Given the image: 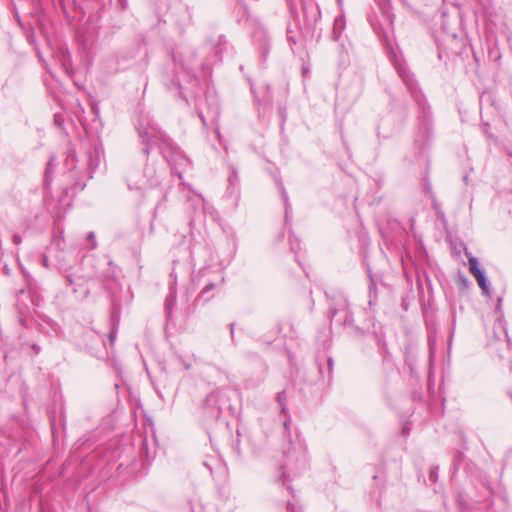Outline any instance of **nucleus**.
Returning a JSON list of instances; mask_svg holds the SVG:
<instances>
[{
    "instance_id": "1",
    "label": "nucleus",
    "mask_w": 512,
    "mask_h": 512,
    "mask_svg": "<svg viewBox=\"0 0 512 512\" xmlns=\"http://www.w3.org/2000/svg\"><path fill=\"white\" fill-rule=\"evenodd\" d=\"M136 130L141 144L144 146V155L147 157L152 147L158 148L172 171L181 178L182 170L191 164L190 159L159 128L154 119L149 114H140Z\"/></svg>"
},
{
    "instance_id": "2",
    "label": "nucleus",
    "mask_w": 512,
    "mask_h": 512,
    "mask_svg": "<svg viewBox=\"0 0 512 512\" xmlns=\"http://www.w3.org/2000/svg\"><path fill=\"white\" fill-rule=\"evenodd\" d=\"M290 422V418L285 419L283 422L285 433H288L289 436V447L284 451L285 462L279 478L283 484L289 480L290 475L297 476L308 466L306 444L300 439L299 435H296L294 440L291 439Z\"/></svg>"
},
{
    "instance_id": "3",
    "label": "nucleus",
    "mask_w": 512,
    "mask_h": 512,
    "mask_svg": "<svg viewBox=\"0 0 512 512\" xmlns=\"http://www.w3.org/2000/svg\"><path fill=\"white\" fill-rule=\"evenodd\" d=\"M162 172L158 171L154 165L147 164L143 173L136 169H130L126 175V181L129 189L142 190L146 187H154L160 183Z\"/></svg>"
},
{
    "instance_id": "4",
    "label": "nucleus",
    "mask_w": 512,
    "mask_h": 512,
    "mask_svg": "<svg viewBox=\"0 0 512 512\" xmlns=\"http://www.w3.org/2000/svg\"><path fill=\"white\" fill-rule=\"evenodd\" d=\"M395 68L397 72L404 82L405 86L409 90L412 98L417 103L418 107L422 110L423 115H426V110L428 109L426 100L418 87V83L414 78V75L402 64L395 63Z\"/></svg>"
},
{
    "instance_id": "5",
    "label": "nucleus",
    "mask_w": 512,
    "mask_h": 512,
    "mask_svg": "<svg viewBox=\"0 0 512 512\" xmlns=\"http://www.w3.org/2000/svg\"><path fill=\"white\" fill-rule=\"evenodd\" d=\"M331 320L337 325H344L350 328L358 330V327L354 324L352 312L349 308V304L346 298L339 297L334 306L330 307Z\"/></svg>"
},
{
    "instance_id": "6",
    "label": "nucleus",
    "mask_w": 512,
    "mask_h": 512,
    "mask_svg": "<svg viewBox=\"0 0 512 512\" xmlns=\"http://www.w3.org/2000/svg\"><path fill=\"white\" fill-rule=\"evenodd\" d=\"M252 38L263 60H266L270 50V37L263 24L258 20L252 21Z\"/></svg>"
},
{
    "instance_id": "7",
    "label": "nucleus",
    "mask_w": 512,
    "mask_h": 512,
    "mask_svg": "<svg viewBox=\"0 0 512 512\" xmlns=\"http://www.w3.org/2000/svg\"><path fill=\"white\" fill-rule=\"evenodd\" d=\"M65 282L67 286L72 288L74 294H80L82 298H86L89 295V289L87 283L89 278L79 271H73L67 273L65 276Z\"/></svg>"
},
{
    "instance_id": "8",
    "label": "nucleus",
    "mask_w": 512,
    "mask_h": 512,
    "mask_svg": "<svg viewBox=\"0 0 512 512\" xmlns=\"http://www.w3.org/2000/svg\"><path fill=\"white\" fill-rule=\"evenodd\" d=\"M468 262H469V270L473 274V276L476 278L483 294L489 295L490 294L489 283L485 277L484 271L479 267V262H478L477 258L470 257Z\"/></svg>"
},
{
    "instance_id": "9",
    "label": "nucleus",
    "mask_w": 512,
    "mask_h": 512,
    "mask_svg": "<svg viewBox=\"0 0 512 512\" xmlns=\"http://www.w3.org/2000/svg\"><path fill=\"white\" fill-rule=\"evenodd\" d=\"M223 391L221 389H215L210 392L203 401L204 408L208 410V412L217 417L220 414V400L222 397Z\"/></svg>"
},
{
    "instance_id": "10",
    "label": "nucleus",
    "mask_w": 512,
    "mask_h": 512,
    "mask_svg": "<svg viewBox=\"0 0 512 512\" xmlns=\"http://www.w3.org/2000/svg\"><path fill=\"white\" fill-rule=\"evenodd\" d=\"M100 160V150L97 147H94L93 150L86 152L83 159V166L79 167V169H86L88 171L89 177H92L93 172L100 164Z\"/></svg>"
},
{
    "instance_id": "11",
    "label": "nucleus",
    "mask_w": 512,
    "mask_h": 512,
    "mask_svg": "<svg viewBox=\"0 0 512 512\" xmlns=\"http://www.w3.org/2000/svg\"><path fill=\"white\" fill-rule=\"evenodd\" d=\"M224 282V276L223 274L220 272L216 279H214L213 281H209L208 283L205 284L204 288L202 289V291L200 292L199 296H198V300H201V299H204V301H208L210 299V296H206L213 288H215L217 285H221L223 284Z\"/></svg>"
},
{
    "instance_id": "12",
    "label": "nucleus",
    "mask_w": 512,
    "mask_h": 512,
    "mask_svg": "<svg viewBox=\"0 0 512 512\" xmlns=\"http://www.w3.org/2000/svg\"><path fill=\"white\" fill-rule=\"evenodd\" d=\"M170 276H171V278H174V281L171 285L170 292L167 295L166 300H165V310H166L168 317H170L172 309L176 304V290H175L176 277L174 276L173 272L171 273Z\"/></svg>"
},
{
    "instance_id": "13",
    "label": "nucleus",
    "mask_w": 512,
    "mask_h": 512,
    "mask_svg": "<svg viewBox=\"0 0 512 512\" xmlns=\"http://www.w3.org/2000/svg\"><path fill=\"white\" fill-rule=\"evenodd\" d=\"M238 182H239V178H238V174H237V171L235 168H231V171H230V174L228 176V192L230 193V195H234V194H237L238 192Z\"/></svg>"
},
{
    "instance_id": "14",
    "label": "nucleus",
    "mask_w": 512,
    "mask_h": 512,
    "mask_svg": "<svg viewBox=\"0 0 512 512\" xmlns=\"http://www.w3.org/2000/svg\"><path fill=\"white\" fill-rule=\"evenodd\" d=\"M277 186L281 195V198L283 200L284 208H285V219L286 222L288 221L289 213L291 210V205L289 202L288 194L283 186V183L281 181L277 182Z\"/></svg>"
},
{
    "instance_id": "15",
    "label": "nucleus",
    "mask_w": 512,
    "mask_h": 512,
    "mask_svg": "<svg viewBox=\"0 0 512 512\" xmlns=\"http://www.w3.org/2000/svg\"><path fill=\"white\" fill-rule=\"evenodd\" d=\"M79 161L77 160L76 158V153H75V150L72 149V148H69L67 150V156H66V160H65V164H66V167L69 169V170H75L77 169V163Z\"/></svg>"
},
{
    "instance_id": "16",
    "label": "nucleus",
    "mask_w": 512,
    "mask_h": 512,
    "mask_svg": "<svg viewBox=\"0 0 512 512\" xmlns=\"http://www.w3.org/2000/svg\"><path fill=\"white\" fill-rule=\"evenodd\" d=\"M53 161H54V157H51L48 164H47V167H46V171H45V177H44V184L46 187H48L51 183V173H52V170H53Z\"/></svg>"
},
{
    "instance_id": "17",
    "label": "nucleus",
    "mask_w": 512,
    "mask_h": 512,
    "mask_svg": "<svg viewBox=\"0 0 512 512\" xmlns=\"http://www.w3.org/2000/svg\"><path fill=\"white\" fill-rule=\"evenodd\" d=\"M286 399H287V396H286V392L284 390L277 394V402H278L279 406L281 407V412L283 414H286V412H287Z\"/></svg>"
},
{
    "instance_id": "18",
    "label": "nucleus",
    "mask_w": 512,
    "mask_h": 512,
    "mask_svg": "<svg viewBox=\"0 0 512 512\" xmlns=\"http://www.w3.org/2000/svg\"><path fill=\"white\" fill-rule=\"evenodd\" d=\"M341 29H342V22L340 20L336 19L334 22V29H333V33H332V39L334 41L338 40L339 35L341 33Z\"/></svg>"
},
{
    "instance_id": "19",
    "label": "nucleus",
    "mask_w": 512,
    "mask_h": 512,
    "mask_svg": "<svg viewBox=\"0 0 512 512\" xmlns=\"http://www.w3.org/2000/svg\"><path fill=\"white\" fill-rule=\"evenodd\" d=\"M62 65H63V68L65 69V72L69 73V69H70V54H69V52L63 53Z\"/></svg>"
},
{
    "instance_id": "20",
    "label": "nucleus",
    "mask_w": 512,
    "mask_h": 512,
    "mask_svg": "<svg viewBox=\"0 0 512 512\" xmlns=\"http://www.w3.org/2000/svg\"><path fill=\"white\" fill-rule=\"evenodd\" d=\"M87 240L90 242V247L89 248L91 250H94L97 247L95 233L94 232H89L88 235H87Z\"/></svg>"
},
{
    "instance_id": "21",
    "label": "nucleus",
    "mask_w": 512,
    "mask_h": 512,
    "mask_svg": "<svg viewBox=\"0 0 512 512\" xmlns=\"http://www.w3.org/2000/svg\"><path fill=\"white\" fill-rule=\"evenodd\" d=\"M457 503H458V508L462 512H466L467 511V507H466V503H465L464 497L461 494H459L458 497H457Z\"/></svg>"
},
{
    "instance_id": "22",
    "label": "nucleus",
    "mask_w": 512,
    "mask_h": 512,
    "mask_svg": "<svg viewBox=\"0 0 512 512\" xmlns=\"http://www.w3.org/2000/svg\"><path fill=\"white\" fill-rule=\"evenodd\" d=\"M174 60H175L176 62H179L180 66H181L183 69H185V70H187V71H189V70H190V66H189V64H188V63H186L185 61H183V60L179 59V58H178V56L174 55Z\"/></svg>"
},
{
    "instance_id": "23",
    "label": "nucleus",
    "mask_w": 512,
    "mask_h": 512,
    "mask_svg": "<svg viewBox=\"0 0 512 512\" xmlns=\"http://www.w3.org/2000/svg\"><path fill=\"white\" fill-rule=\"evenodd\" d=\"M12 241L15 245H20L22 243V236L20 234H13Z\"/></svg>"
},
{
    "instance_id": "24",
    "label": "nucleus",
    "mask_w": 512,
    "mask_h": 512,
    "mask_svg": "<svg viewBox=\"0 0 512 512\" xmlns=\"http://www.w3.org/2000/svg\"><path fill=\"white\" fill-rule=\"evenodd\" d=\"M437 477H438L437 468H432L429 473L430 480L435 481L437 479Z\"/></svg>"
},
{
    "instance_id": "25",
    "label": "nucleus",
    "mask_w": 512,
    "mask_h": 512,
    "mask_svg": "<svg viewBox=\"0 0 512 512\" xmlns=\"http://www.w3.org/2000/svg\"><path fill=\"white\" fill-rule=\"evenodd\" d=\"M287 510L289 512H301L300 508L296 507L294 504H292L290 502L287 504Z\"/></svg>"
},
{
    "instance_id": "26",
    "label": "nucleus",
    "mask_w": 512,
    "mask_h": 512,
    "mask_svg": "<svg viewBox=\"0 0 512 512\" xmlns=\"http://www.w3.org/2000/svg\"><path fill=\"white\" fill-rule=\"evenodd\" d=\"M180 363L183 365L185 370H189L192 366V364L186 360H184L182 357H179Z\"/></svg>"
},
{
    "instance_id": "27",
    "label": "nucleus",
    "mask_w": 512,
    "mask_h": 512,
    "mask_svg": "<svg viewBox=\"0 0 512 512\" xmlns=\"http://www.w3.org/2000/svg\"><path fill=\"white\" fill-rule=\"evenodd\" d=\"M459 282L464 286V287H467L468 284H469V281L467 280V278L463 275H460L459 276Z\"/></svg>"
},
{
    "instance_id": "28",
    "label": "nucleus",
    "mask_w": 512,
    "mask_h": 512,
    "mask_svg": "<svg viewBox=\"0 0 512 512\" xmlns=\"http://www.w3.org/2000/svg\"><path fill=\"white\" fill-rule=\"evenodd\" d=\"M115 338H116V331L115 330H112L109 334V339H110V342L113 343L115 341Z\"/></svg>"
},
{
    "instance_id": "29",
    "label": "nucleus",
    "mask_w": 512,
    "mask_h": 512,
    "mask_svg": "<svg viewBox=\"0 0 512 512\" xmlns=\"http://www.w3.org/2000/svg\"><path fill=\"white\" fill-rule=\"evenodd\" d=\"M434 208H435L436 213H437L438 216H441V217L444 216V213L442 211H440V209H438V206H437L436 202H434Z\"/></svg>"
},
{
    "instance_id": "30",
    "label": "nucleus",
    "mask_w": 512,
    "mask_h": 512,
    "mask_svg": "<svg viewBox=\"0 0 512 512\" xmlns=\"http://www.w3.org/2000/svg\"><path fill=\"white\" fill-rule=\"evenodd\" d=\"M209 271H210V268H208V267L207 268H203L202 270H200V274L202 276H205V275H207L209 273Z\"/></svg>"
},
{
    "instance_id": "31",
    "label": "nucleus",
    "mask_w": 512,
    "mask_h": 512,
    "mask_svg": "<svg viewBox=\"0 0 512 512\" xmlns=\"http://www.w3.org/2000/svg\"><path fill=\"white\" fill-rule=\"evenodd\" d=\"M230 332H231V338H234V323L230 324Z\"/></svg>"
},
{
    "instance_id": "32",
    "label": "nucleus",
    "mask_w": 512,
    "mask_h": 512,
    "mask_svg": "<svg viewBox=\"0 0 512 512\" xmlns=\"http://www.w3.org/2000/svg\"><path fill=\"white\" fill-rule=\"evenodd\" d=\"M251 91H252V93L254 94L255 100L259 102L260 100L258 99V96L256 95V92H255V90H254L253 85H251Z\"/></svg>"
},
{
    "instance_id": "33",
    "label": "nucleus",
    "mask_w": 512,
    "mask_h": 512,
    "mask_svg": "<svg viewBox=\"0 0 512 512\" xmlns=\"http://www.w3.org/2000/svg\"><path fill=\"white\" fill-rule=\"evenodd\" d=\"M263 101L264 102H270L271 101V98L269 96H263Z\"/></svg>"
},
{
    "instance_id": "34",
    "label": "nucleus",
    "mask_w": 512,
    "mask_h": 512,
    "mask_svg": "<svg viewBox=\"0 0 512 512\" xmlns=\"http://www.w3.org/2000/svg\"><path fill=\"white\" fill-rule=\"evenodd\" d=\"M200 119H201L203 125L206 126V120L203 115H200Z\"/></svg>"
},
{
    "instance_id": "35",
    "label": "nucleus",
    "mask_w": 512,
    "mask_h": 512,
    "mask_svg": "<svg viewBox=\"0 0 512 512\" xmlns=\"http://www.w3.org/2000/svg\"><path fill=\"white\" fill-rule=\"evenodd\" d=\"M461 457H462V454H461V453H459V454L457 455V458H456L455 462H458V461L460 460V458H461Z\"/></svg>"
},
{
    "instance_id": "36",
    "label": "nucleus",
    "mask_w": 512,
    "mask_h": 512,
    "mask_svg": "<svg viewBox=\"0 0 512 512\" xmlns=\"http://www.w3.org/2000/svg\"><path fill=\"white\" fill-rule=\"evenodd\" d=\"M33 348H34V350H35V352H36V353H38V352H39V350H40V349H39V347H38V346H36V345H34V346H33Z\"/></svg>"
},
{
    "instance_id": "37",
    "label": "nucleus",
    "mask_w": 512,
    "mask_h": 512,
    "mask_svg": "<svg viewBox=\"0 0 512 512\" xmlns=\"http://www.w3.org/2000/svg\"><path fill=\"white\" fill-rule=\"evenodd\" d=\"M199 202H203V198L201 195H197Z\"/></svg>"
},
{
    "instance_id": "38",
    "label": "nucleus",
    "mask_w": 512,
    "mask_h": 512,
    "mask_svg": "<svg viewBox=\"0 0 512 512\" xmlns=\"http://www.w3.org/2000/svg\"><path fill=\"white\" fill-rule=\"evenodd\" d=\"M236 453L240 456V450L238 447L235 448Z\"/></svg>"
},
{
    "instance_id": "39",
    "label": "nucleus",
    "mask_w": 512,
    "mask_h": 512,
    "mask_svg": "<svg viewBox=\"0 0 512 512\" xmlns=\"http://www.w3.org/2000/svg\"><path fill=\"white\" fill-rule=\"evenodd\" d=\"M222 41H225V40H224V37H223V36H220V38H219V42L221 43Z\"/></svg>"
},
{
    "instance_id": "40",
    "label": "nucleus",
    "mask_w": 512,
    "mask_h": 512,
    "mask_svg": "<svg viewBox=\"0 0 512 512\" xmlns=\"http://www.w3.org/2000/svg\"><path fill=\"white\" fill-rule=\"evenodd\" d=\"M216 133H217V136L219 137L220 136V131L218 128H216Z\"/></svg>"
},
{
    "instance_id": "41",
    "label": "nucleus",
    "mask_w": 512,
    "mask_h": 512,
    "mask_svg": "<svg viewBox=\"0 0 512 512\" xmlns=\"http://www.w3.org/2000/svg\"><path fill=\"white\" fill-rule=\"evenodd\" d=\"M291 250L295 251V246L291 244Z\"/></svg>"
},
{
    "instance_id": "42",
    "label": "nucleus",
    "mask_w": 512,
    "mask_h": 512,
    "mask_svg": "<svg viewBox=\"0 0 512 512\" xmlns=\"http://www.w3.org/2000/svg\"><path fill=\"white\" fill-rule=\"evenodd\" d=\"M44 265L47 266V259H44Z\"/></svg>"
},
{
    "instance_id": "43",
    "label": "nucleus",
    "mask_w": 512,
    "mask_h": 512,
    "mask_svg": "<svg viewBox=\"0 0 512 512\" xmlns=\"http://www.w3.org/2000/svg\"><path fill=\"white\" fill-rule=\"evenodd\" d=\"M511 370H512V363H511Z\"/></svg>"
}]
</instances>
